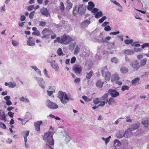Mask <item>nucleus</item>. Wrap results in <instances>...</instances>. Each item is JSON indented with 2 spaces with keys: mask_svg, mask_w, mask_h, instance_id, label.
I'll return each mask as SVG.
<instances>
[{
  "mask_svg": "<svg viewBox=\"0 0 149 149\" xmlns=\"http://www.w3.org/2000/svg\"><path fill=\"white\" fill-rule=\"evenodd\" d=\"M44 140H46L47 143L45 149H54L50 146L53 145L54 144V141L52 138V135L50 132H46L44 133L43 137Z\"/></svg>",
  "mask_w": 149,
  "mask_h": 149,
  "instance_id": "nucleus-1",
  "label": "nucleus"
},
{
  "mask_svg": "<svg viewBox=\"0 0 149 149\" xmlns=\"http://www.w3.org/2000/svg\"><path fill=\"white\" fill-rule=\"evenodd\" d=\"M58 97L60 99L61 102L64 104H65L70 100H73V99L68 97L67 95L65 92L60 91L58 93Z\"/></svg>",
  "mask_w": 149,
  "mask_h": 149,
  "instance_id": "nucleus-2",
  "label": "nucleus"
},
{
  "mask_svg": "<svg viewBox=\"0 0 149 149\" xmlns=\"http://www.w3.org/2000/svg\"><path fill=\"white\" fill-rule=\"evenodd\" d=\"M45 104L47 107L51 109H57L58 107V105L56 103L53 102L49 100L46 101Z\"/></svg>",
  "mask_w": 149,
  "mask_h": 149,
  "instance_id": "nucleus-3",
  "label": "nucleus"
},
{
  "mask_svg": "<svg viewBox=\"0 0 149 149\" xmlns=\"http://www.w3.org/2000/svg\"><path fill=\"white\" fill-rule=\"evenodd\" d=\"M72 69L76 74H80L82 71L81 66L79 65L75 64L73 66Z\"/></svg>",
  "mask_w": 149,
  "mask_h": 149,
  "instance_id": "nucleus-4",
  "label": "nucleus"
},
{
  "mask_svg": "<svg viewBox=\"0 0 149 149\" xmlns=\"http://www.w3.org/2000/svg\"><path fill=\"white\" fill-rule=\"evenodd\" d=\"M131 66L134 71H137L140 68L139 63L136 61L135 60L130 63Z\"/></svg>",
  "mask_w": 149,
  "mask_h": 149,
  "instance_id": "nucleus-5",
  "label": "nucleus"
},
{
  "mask_svg": "<svg viewBox=\"0 0 149 149\" xmlns=\"http://www.w3.org/2000/svg\"><path fill=\"white\" fill-rule=\"evenodd\" d=\"M42 34L44 36L42 37V38H47L51 34L50 31L47 29H43L42 32Z\"/></svg>",
  "mask_w": 149,
  "mask_h": 149,
  "instance_id": "nucleus-6",
  "label": "nucleus"
},
{
  "mask_svg": "<svg viewBox=\"0 0 149 149\" xmlns=\"http://www.w3.org/2000/svg\"><path fill=\"white\" fill-rule=\"evenodd\" d=\"M108 93L111 95V97H116L118 96L120 94L116 90L113 89H110L108 91Z\"/></svg>",
  "mask_w": 149,
  "mask_h": 149,
  "instance_id": "nucleus-7",
  "label": "nucleus"
},
{
  "mask_svg": "<svg viewBox=\"0 0 149 149\" xmlns=\"http://www.w3.org/2000/svg\"><path fill=\"white\" fill-rule=\"evenodd\" d=\"M86 8L82 4L80 5L78 8V13L80 15H83L85 13Z\"/></svg>",
  "mask_w": 149,
  "mask_h": 149,
  "instance_id": "nucleus-8",
  "label": "nucleus"
},
{
  "mask_svg": "<svg viewBox=\"0 0 149 149\" xmlns=\"http://www.w3.org/2000/svg\"><path fill=\"white\" fill-rule=\"evenodd\" d=\"M35 78L38 82L39 85L42 88H44L45 86L44 84L45 83V82L43 81V79L41 78H39L37 77H35Z\"/></svg>",
  "mask_w": 149,
  "mask_h": 149,
  "instance_id": "nucleus-9",
  "label": "nucleus"
},
{
  "mask_svg": "<svg viewBox=\"0 0 149 149\" xmlns=\"http://www.w3.org/2000/svg\"><path fill=\"white\" fill-rule=\"evenodd\" d=\"M132 131H131L130 129L129 128L128 129L124 134V136L127 138L132 137L133 135Z\"/></svg>",
  "mask_w": 149,
  "mask_h": 149,
  "instance_id": "nucleus-10",
  "label": "nucleus"
},
{
  "mask_svg": "<svg viewBox=\"0 0 149 149\" xmlns=\"http://www.w3.org/2000/svg\"><path fill=\"white\" fill-rule=\"evenodd\" d=\"M40 12L42 15L46 17H47L49 14V12L47 9L46 8L44 7L40 9Z\"/></svg>",
  "mask_w": 149,
  "mask_h": 149,
  "instance_id": "nucleus-11",
  "label": "nucleus"
},
{
  "mask_svg": "<svg viewBox=\"0 0 149 149\" xmlns=\"http://www.w3.org/2000/svg\"><path fill=\"white\" fill-rule=\"evenodd\" d=\"M42 121L40 120L34 123V125L36 130L37 131H39L40 130V126L42 123Z\"/></svg>",
  "mask_w": 149,
  "mask_h": 149,
  "instance_id": "nucleus-12",
  "label": "nucleus"
},
{
  "mask_svg": "<svg viewBox=\"0 0 149 149\" xmlns=\"http://www.w3.org/2000/svg\"><path fill=\"white\" fill-rule=\"evenodd\" d=\"M119 79L120 77L118 74L116 73L112 75L111 80L112 82H113L115 81L119 80Z\"/></svg>",
  "mask_w": 149,
  "mask_h": 149,
  "instance_id": "nucleus-13",
  "label": "nucleus"
},
{
  "mask_svg": "<svg viewBox=\"0 0 149 149\" xmlns=\"http://www.w3.org/2000/svg\"><path fill=\"white\" fill-rule=\"evenodd\" d=\"M139 124L138 123H135L131 125L130 126V128H129L130 129L131 131L137 129L139 127Z\"/></svg>",
  "mask_w": 149,
  "mask_h": 149,
  "instance_id": "nucleus-14",
  "label": "nucleus"
},
{
  "mask_svg": "<svg viewBox=\"0 0 149 149\" xmlns=\"http://www.w3.org/2000/svg\"><path fill=\"white\" fill-rule=\"evenodd\" d=\"M0 119L2 120H4L6 121L7 119L5 113L2 110H0Z\"/></svg>",
  "mask_w": 149,
  "mask_h": 149,
  "instance_id": "nucleus-15",
  "label": "nucleus"
},
{
  "mask_svg": "<svg viewBox=\"0 0 149 149\" xmlns=\"http://www.w3.org/2000/svg\"><path fill=\"white\" fill-rule=\"evenodd\" d=\"M125 54H127L128 55H130L133 54L134 51L132 49H127L126 50H124L123 51Z\"/></svg>",
  "mask_w": 149,
  "mask_h": 149,
  "instance_id": "nucleus-16",
  "label": "nucleus"
},
{
  "mask_svg": "<svg viewBox=\"0 0 149 149\" xmlns=\"http://www.w3.org/2000/svg\"><path fill=\"white\" fill-rule=\"evenodd\" d=\"M142 124L146 127H148L149 125V118H143L142 121Z\"/></svg>",
  "mask_w": 149,
  "mask_h": 149,
  "instance_id": "nucleus-17",
  "label": "nucleus"
},
{
  "mask_svg": "<svg viewBox=\"0 0 149 149\" xmlns=\"http://www.w3.org/2000/svg\"><path fill=\"white\" fill-rule=\"evenodd\" d=\"M67 36L65 35H64L63 36L61 37L59 43L65 44V43L67 42Z\"/></svg>",
  "mask_w": 149,
  "mask_h": 149,
  "instance_id": "nucleus-18",
  "label": "nucleus"
},
{
  "mask_svg": "<svg viewBox=\"0 0 149 149\" xmlns=\"http://www.w3.org/2000/svg\"><path fill=\"white\" fill-rule=\"evenodd\" d=\"M54 62L55 60H52L51 61L48 60L47 61V62L51 63V65L53 68H54L56 70H57L58 66L56 64L53 63Z\"/></svg>",
  "mask_w": 149,
  "mask_h": 149,
  "instance_id": "nucleus-19",
  "label": "nucleus"
},
{
  "mask_svg": "<svg viewBox=\"0 0 149 149\" xmlns=\"http://www.w3.org/2000/svg\"><path fill=\"white\" fill-rule=\"evenodd\" d=\"M88 5L87 7V9L88 10H91L95 6V4L91 1H90L88 3Z\"/></svg>",
  "mask_w": 149,
  "mask_h": 149,
  "instance_id": "nucleus-20",
  "label": "nucleus"
},
{
  "mask_svg": "<svg viewBox=\"0 0 149 149\" xmlns=\"http://www.w3.org/2000/svg\"><path fill=\"white\" fill-rule=\"evenodd\" d=\"M111 73L108 71L106 72L105 74L104 79L107 81H109L110 78Z\"/></svg>",
  "mask_w": 149,
  "mask_h": 149,
  "instance_id": "nucleus-21",
  "label": "nucleus"
},
{
  "mask_svg": "<svg viewBox=\"0 0 149 149\" xmlns=\"http://www.w3.org/2000/svg\"><path fill=\"white\" fill-rule=\"evenodd\" d=\"M90 23L91 22L89 19V20L86 19L82 23V25L84 27H87Z\"/></svg>",
  "mask_w": 149,
  "mask_h": 149,
  "instance_id": "nucleus-22",
  "label": "nucleus"
},
{
  "mask_svg": "<svg viewBox=\"0 0 149 149\" xmlns=\"http://www.w3.org/2000/svg\"><path fill=\"white\" fill-rule=\"evenodd\" d=\"M95 15V17L96 18H99L100 17L103 15L102 12L101 11H99L96 14H94Z\"/></svg>",
  "mask_w": 149,
  "mask_h": 149,
  "instance_id": "nucleus-23",
  "label": "nucleus"
},
{
  "mask_svg": "<svg viewBox=\"0 0 149 149\" xmlns=\"http://www.w3.org/2000/svg\"><path fill=\"white\" fill-rule=\"evenodd\" d=\"M81 46L80 45H77L76 46V48L75 49L74 51V54H78L79 52V50L80 49Z\"/></svg>",
  "mask_w": 149,
  "mask_h": 149,
  "instance_id": "nucleus-24",
  "label": "nucleus"
},
{
  "mask_svg": "<svg viewBox=\"0 0 149 149\" xmlns=\"http://www.w3.org/2000/svg\"><path fill=\"white\" fill-rule=\"evenodd\" d=\"M104 83L103 82L101 81L100 80L97 81V82L96 83V86L97 87L101 88L103 84Z\"/></svg>",
  "mask_w": 149,
  "mask_h": 149,
  "instance_id": "nucleus-25",
  "label": "nucleus"
},
{
  "mask_svg": "<svg viewBox=\"0 0 149 149\" xmlns=\"http://www.w3.org/2000/svg\"><path fill=\"white\" fill-rule=\"evenodd\" d=\"M147 59L146 58H144L142 59L140 62V65L141 67H142L145 65L146 63Z\"/></svg>",
  "mask_w": 149,
  "mask_h": 149,
  "instance_id": "nucleus-26",
  "label": "nucleus"
},
{
  "mask_svg": "<svg viewBox=\"0 0 149 149\" xmlns=\"http://www.w3.org/2000/svg\"><path fill=\"white\" fill-rule=\"evenodd\" d=\"M27 44L29 46H34L35 43V41L29 40L27 42Z\"/></svg>",
  "mask_w": 149,
  "mask_h": 149,
  "instance_id": "nucleus-27",
  "label": "nucleus"
},
{
  "mask_svg": "<svg viewBox=\"0 0 149 149\" xmlns=\"http://www.w3.org/2000/svg\"><path fill=\"white\" fill-rule=\"evenodd\" d=\"M120 145L121 143L119 140H116L114 141L113 144L114 146L116 147L117 146H119Z\"/></svg>",
  "mask_w": 149,
  "mask_h": 149,
  "instance_id": "nucleus-28",
  "label": "nucleus"
},
{
  "mask_svg": "<svg viewBox=\"0 0 149 149\" xmlns=\"http://www.w3.org/2000/svg\"><path fill=\"white\" fill-rule=\"evenodd\" d=\"M93 73V71H91L89 73L87 74L86 76V78L87 79H89L92 76Z\"/></svg>",
  "mask_w": 149,
  "mask_h": 149,
  "instance_id": "nucleus-29",
  "label": "nucleus"
},
{
  "mask_svg": "<svg viewBox=\"0 0 149 149\" xmlns=\"http://www.w3.org/2000/svg\"><path fill=\"white\" fill-rule=\"evenodd\" d=\"M140 80V79L139 77H136L133 79L132 83V84H134L138 83Z\"/></svg>",
  "mask_w": 149,
  "mask_h": 149,
  "instance_id": "nucleus-30",
  "label": "nucleus"
},
{
  "mask_svg": "<svg viewBox=\"0 0 149 149\" xmlns=\"http://www.w3.org/2000/svg\"><path fill=\"white\" fill-rule=\"evenodd\" d=\"M77 6H76L73 8L72 14L74 16H75L77 13H78V10H77Z\"/></svg>",
  "mask_w": 149,
  "mask_h": 149,
  "instance_id": "nucleus-31",
  "label": "nucleus"
},
{
  "mask_svg": "<svg viewBox=\"0 0 149 149\" xmlns=\"http://www.w3.org/2000/svg\"><path fill=\"white\" fill-rule=\"evenodd\" d=\"M16 85V84L15 82L12 83L10 82L8 83V86L10 88H13L15 87Z\"/></svg>",
  "mask_w": 149,
  "mask_h": 149,
  "instance_id": "nucleus-32",
  "label": "nucleus"
},
{
  "mask_svg": "<svg viewBox=\"0 0 149 149\" xmlns=\"http://www.w3.org/2000/svg\"><path fill=\"white\" fill-rule=\"evenodd\" d=\"M59 8L61 11L63 12L64 11L65 9V7L64 5L62 2H61L60 3Z\"/></svg>",
  "mask_w": 149,
  "mask_h": 149,
  "instance_id": "nucleus-33",
  "label": "nucleus"
},
{
  "mask_svg": "<svg viewBox=\"0 0 149 149\" xmlns=\"http://www.w3.org/2000/svg\"><path fill=\"white\" fill-rule=\"evenodd\" d=\"M128 69L125 67L122 68L120 69L121 71L123 73H126L128 71Z\"/></svg>",
  "mask_w": 149,
  "mask_h": 149,
  "instance_id": "nucleus-34",
  "label": "nucleus"
},
{
  "mask_svg": "<svg viewBox=\"0 0 149 149\" xmlns=\"http://www.w3.org/2000/svg\"><path fill=\"white\" fill-rule=\"evenodd\" d=\"M125 43L127 45H129L130 44H132L133 42V40H128L126 39L124 41Z\"/></svg>",
  "mask_w": 149,
  "mask_h": 149,
  "instance_id": "nucleus-35",
  "label": "nucleus"
},
{
  "mask_svg": "<svg viewBox=\"0 0 149 149\" xmlns=\"http://www.w3.org/2000/svg\"><path fill=\"white\" fill-rule=\"evenodd\" d=\"M115 101L114 99L112 97L110 98L108 101V104L109 105H111L115 102Z\"/></svg>",
  "mask_w": 149,
  "mask_h": 149,
  "instance_id": "nucleus-36",
  "label": "nucleus"
},
{
  "mask_svg": "<svg viewBox=\"0 0 149 149\" xmlns=\"http://www.w3.org/2000/svg\"><path fill=\"white\" fill-rule=\"evenodd\" d=\"M73 41V39L71 37H69L68 38L67 37V42L65 43V45H67L70 43L71 42Z\"/></svg>",
  "mask_w": 149,
  "mask_h": 149,
  "instance_id": "nucleus-37",
  "label": "nucleus"
},
{
  "mask_svg": "<svg viewBox=\"0 0 149 149\" xmlns=\"http://www.w3.org/2000/svg\"><path fill=\"white\" fill-rule=\"evenodd\" d=\"M57 54L59 56H61L63 55V53L62 52V49L60 48H58V49L57 51Z\"/></svg>",
  "mask_w": 149,
  "mask_h": 149,
  "instance_id": "nucleus-38",
  "label": "nucleus"
},
{
  "mask_svg": "<svg viewBox=\"0 0 149 149\" xmlns=\"http://www.w3.org/2000/svg\"><path fill=\"white\" fill-rule=\"evenodd\" d=\"M29 131H28L26 132L25 135H24V142H25V143L26 142H27V137L29 136Z\"/></svg>",
  "mask_w": 149,
  "mask_h": 149,
  "instance_id": "nucleus-39",
  "label": "nucleus"
},
{
  "mask_svg": "<svg viewBox=\"0 0 149 149\" xmlns=\"http://www.w3.org/2000/svg\"><path fill=\"white\" fill-rule=\"evenodd\" d=\"M20 100L22 102H25L28 103L29 102V100L27 98H24L23 97H22L21 98Z\"/></svg>",
  "mask_w": 149,
  "mask_h": 149,
  "instance_id": "nucleus-40",
  "label": "nucleus"
},
{
  "mask_svg": "<svg viewBox=\"0 0 149 149\" xmlns=\"http://www.w3.org/2000/svg\"><path fill=\"white\" fill-rule=\"evenodd\" d=\"M129 87L127 85L123 86H122L121 88V90L122 91H125L126 90H129Z\"/></svg>",
  "mask_w": 149,
  "mask_h": 149,
  "instance_id": "nucleus-41",
  "label": "nucleus"
},
{
  "mask_svg": "<svg viewBox=\"0 0 149 149\" xmlns=\"http://www.w3.org/2000/svg\"><path fill=\"white\" fill-rule=\"evenodd\" d=\"M12 44L14 46H17L19 45V43L16 41L12 40Z\"/></svg>",
  "mask_w": 149,
  "mask_h": 149,
  "instance_id": "nucleus-42",
  "label": "nucleus"
},
{
  "mask_svg": "<svg viewBox=\"0 0 149 149\" xmlns=\"http://www.w3.org/2000/svg\"><path fill=\"white\" fill-rule=\"evenodd\" d=\"M35 11H33L31 12L29 15V17L31 19H32L33 18V17L35 15Z\"/></svg>",
  "mask_w": 149,
  "mask_h": 149,
  "instance_id": "nucleus-43",
  "label": "nucleus"
},
{
  "mask_svg": "<svg viewBox=\"0 0 149 149\" xmlns=\"http://www.w3.org/2000/svg\"><path fill=\"white\" fill-rule=\"evenodd\" d=\"M107 17L104 16L103 17L101 18L99 20V22L100 23H102L106 19Z\"/></svg>",
  "mask_w": 149,
  "mask_h": 149,
  "instance_id": "nucleus-44",
  "label": "nucleus"
},
{
  "mask_svg": "<svg viewBox=\"0 0 149 149\" xmlns=\"http://www.w3.org/2000/svg\"><path fill=\"white\" fill-rule=\"evenodd\" d=\"M132 46H135V47H139L140 46V45L137 42H134L133 43H132L131 45Z\"/></svg>",
  "mask_w": 149,
  "mask_h": 149,
  "instance_id": "nucleus-45",
  "label": "nucleus"
},
{
  "mask_svg": "<svg viewBox=\"0 0 149 149\" xmlns=\"http://www.w3.org/2000/svg\"><path fill=\"white\" fill-rule=\"evenodd\" d=\"M0 127L4 129H5L6 128V125L2 123H0Z\"/></svg>",
  "mask_w": 149,
  "mask_h": 149,
  "instance_id": "nucleus-46",
  "label": "nucleus"
},
{
  "mask_svg": "<svg viewBox=\"0 0 149 149\" xmlns=\"http://www.w3.org/2000/svg\"><path fill=\"white\" fill-rule=\"evenodd\" d=\"M111 61L114 63H117L118 60L116 57H114L111 59Z\"/></svg>",
  "mask_w": 149,
  "mask_h": 149,
  "instance_id": "nucleus-47",
  "label": "nucleus"
},
{
  "mask_svg": "<svg viewBox=\"0 0 149 149\" xmlns=\"http://www.w3.org/2000/svg\"><path fill=\"white\" fill-rule=\"evenodd\" d=\"M108 102V100L107 99L105 101H103L101 102V103L99 104V106H100L103 107L105 103H107Z\"/></svg>",
  "mask_w": 149,
  "mask_h": 149,
  "instance_id": "nucleus-48",
  "label": "nucleus"
},
{
  "mask_svg": "<svg viewBox=\"0 0 149 149\" xmlns=\"http://www.w3.org/2000/svg\"><path fill=\"white\" fill-rule=\"evenodd\" d=\"M32 34L34 35H36L37 36H39L40 35V33L39 31H36L33 32L32 33Z\"/></svg>",
  "mask_w": 149,
  "mask_h": 149,
  "instance_id": "nucleus-49",
  "label": "nucleus"
},
{
  "mask_svg": "<svg viewBox=\"0 0 149 149\" xmlns=\"http://www.w3.org/2000/svg\"><path fill=\"white\" fill-rule=\"evenodd\" d=\"M70 140V137L67 135H66L65 136V141L66 142H68Z\"/></svg>",
  "mask_w": 149,
  "mask_h": 149,
  "instance_id": "nucleus-50",
  "label": "nucleus"
},
{
  "mask_svg": "<svg viewBox=\"0 0 149 149\" xmlns=\"http://www.w3.org/2000/svg\"><path fill=\"white\" fill-rule=\"evenodd\" d=\"M100 102L98 98L95 99L93 101V102L95 104H97Z\"/></svg>",
  "mask_w": 149,
  "mask_h": 149,
  "instance_id": "nucleus-51",
  "label": "nucleus"
},
{
  "mask_svg": "<svg viewBox=\"0 0 149 149\" xmlns=\"http://www.w3.org/2000/svg\"><path fill=\"white\" fill-rule=\"evenodd\" d=\"M111 1L115 4L117 5L118 6L120 7L121 8H122V6L118 2L115 1Z\"/></svg>",
  "mask_w": 149,
  "mask_h": 149,
  "instance_id": "nucleus-52",
  "label": "nucleus"
},
{
  "mask_svg": "<svg viewBox=\"0 0 149 149\" xmlns=\"http://www.w3.org/2000/svg\"><path fill=\"white\" fill-rule=\"evenodd\" d=\"M72 3H69L68 4L67 8L68 9H70L72 8Z\"/></svg>",
  "mask_w": 149,
  "mask_h": 149,
  "instance_id": "nucleus-53",
  "label": "nucleus"
},
{
  "mask_svg": "<svg viewBox=\"0 0 149 149\" xmlns=\"http://www.w3.org/2000/svg\"><path fill=\"white\" fill-rule=\"evenodd\" d=\"M109 94L108 93H107L103 95L102 97V100H105L108 96Z\"/></svg>",
  "mask_w": 149,
  "mask_h": 149,
  "instance_id": "nucleus-54",
  "label": "nucleus"
},
{
  "mask_svg": "<svg viewBox=\"0 0 149 149\" xmlns=\"http://www.w3.org/2000/svg\"><path fill=\"white\" fill-rule=\"evenodd\" d=\"M99 10V9L95 8L92 10V13H97L98 11Z\"/></svg>",
  "mask_w": 149,
  "mask_h": 149,
  "instance_id": "nucleus-55",
  "label": "nucleus"
},
{
  "mask_svg": "<svg viewBox=\"0 0 149 149\" xmlns=\"http://www.w3.org/2000/svg\"><path fill=\"white\" fill-rule=\"evenodd\" d=\"M76 60V57L75 56H73L72 57L71 60V63H73L75 62Z\"/></svg>",
  "mask_w": 149,
  "mask_h": 149,
  "instance_id": "nucleus-56",
  "label": "nucleus"
},
{
  "mask_svg": "<svg viewBox=\"0 0 149 149\" xmlns=\"http://www.w3.org/2000/svg\"><path fill=\"white\" fill-rule=\"evenodd\" d=\"M34 8V5H31L29 6L27 8L28 10L29 11H31Z\"/></svg>",
  "mask_w": 149,
  "mask_h": 149,
  "instance_id": "nucleus-57",
  "label": "nucleus"
},
{
  "mask_svg": "<svg viewBox=\"0 0 149 149\" xmlns=\"http://www.w3.org/2000/svg\"><path fill=\"white\" fill-rule=\"evenodd\" d=\"M104 30L106 31H108L111 30V28L109 26H107L105 27Z\"/></svg>",
  "mask_w": 149,
  "mask_h": 149,
  "instance_id": "nucleus-58",
  "label": "nucleus"
},
{
  "mask_svg": "<svg viewBox=\"0 0 149 149\" xmlns=\"http://www.w3.org/2000/svg\"><path fill=\"white\" fill-rule=\"evenodd\" d=\"M134 50L136 52H141L142 50V49L140 48H134Z\"/></svg>",
  "mask_w": 149,
  "mask_h": 149,
  "instance_id": "nucleus-59",
  "label": "nucleus"
},
{
  "mask_svg": "<svg viewBox=\"0 0 149 149\" xmlns=\"http://www.w3.org/2000/svg\"><path fill=\"white\" fill-rule=\"evenodd\" d=\"M110 39H111V37H110L109 36H108L106 37L105 38V39H104L102 38V40L104 42H106V40H109Z\"/></svg>",
  "mask_w": 149,
  "mask_h": 149,
  "instance_id": "nucleus-60",
  "label": "nucleus"
},
{
  "mask_svg": "<svg viewBox=\"0 0 149 149\" xmlns=\"http://www.w3.org/2000/svg\"><path fill=\"white\" fill-rule=\"evenodd\" d=\"M8 114L11 118H13L14 113L10 111H9L8 112Z\"/></svg>",
  "mask_w": 149,
  "mask_h": 149,
  "instance_id": "nucleus-61",
  "label": "nucleus"
},
{
  "mask_svg": "<svg viewBox=\"0 0 149 149\" xmlns=\"http://www.w3.org/2000/svg\"><path fill=\"white\" fill-rule=\"evenodd\" d=\"M46 24V22H40L39 25L41 26H44Z\"/></svg>",
  "mask_w": 149,
  "mask_h": 149,
  "instance_id": "nucleus-62",
  "label": "nucleus"
},
{
  "mask_svg": "<svg viewBox=\"0 0 149 149\" xmlns=\"http://www.w3.org/2000/svg\"><path fill=\"white\" fill-rule=\"evenodd\" d=\"M6 103L7 105L8 106L11 105L12 104L11 102L9 100H6Z\"/></svg>",
  "mask_w": 149,
  "mask_h": 149,
  "instance_id": "nucleus-63",
  "label": "nucleus"
},
{
  "mask_svg": "<svg viewBox=\"0 0 149 149\" xmlns=\"http://www.w3.org/2000/svg\"><path fill=\"white\" fill-rule=\"evenodd\" d=\"M26 19V17L24 15H22L21 16L20 18V20L22 21H24V20H25Z\"/></svg>",
  "mask_w": 149,
  "mask_h": 149,
  "instance_id": "nucleus-64",
  "label": "nucleus"
}]
</instances>
